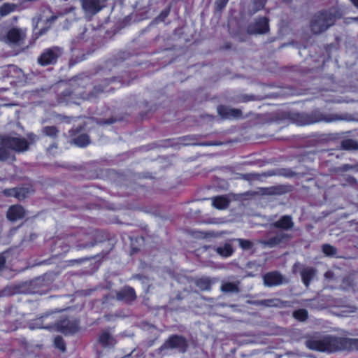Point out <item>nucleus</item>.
Listing matches in <instances>:
<instances>
[{"label":"nucleus","instance_id":"e433bc0d","mask_svg":"<svg viewBox=\"0 0 358 358\" xmlns=\"http://www.w3.org/2000/svg\"><path fill=\"white\" fill-rule=\"evenodd\" d=\"M355 166H352V165H349V164H344L342 166L340 167V169L343 171H349L350 169H354Z\"/></svg>","mask_w":358,"mask_h":358},{"label":"nucleus","instance_id":"58836bf2","mask_svg":"<svg viewBox=\"0 0 358 358\" xmlns=\"http://www.w3.org/2000/svg\"><path fill=\"white\" fill-rule=\"evenodd\" d=\"M6 263L5 257L3 255H0V271L3 269Z\"/></svg>","mask_w":358,"mask_h":358},{"label":"nucleus","instance_id":"49530a36","mask_svg":"<svg viewBox=\"0 0 358 358\" xmlns=\"http://www.w3.org/2000/svg\"><path fill=\"white\" fill-rule=\"evenodd\" d=\"M352 20L355 22H358V17H354V18H352Z\"/></svg>","mask_w":358,"mask_h":358},{"label":"nucleus","instance_id":"8fccbe9b","mask_svg":"<svg viewBox=\"0 0 358 358\" xmlns=\"http://www.w3.org/2000/svg\"><path fill=\"white\" fill-rule=\"evenodd\" d=\"M41 20H42V18H41V17H39V18L38 19V22H40V21H41Z\"/></svg>","mask_w":358,"mask_h":358},{"label":"nucleus","instance_id":"f704fd0d","mask_svg":"<svg viewBox=\"0 0 358 358\" xmlns=\"http://www.w3.org/2000/svg\"><path fill=\"white\" fill-rule=\"evenodd\" d=\"M229 0H216L215 8L217 10L221 11L227 4Z\"/></svg>","mask_w":358,"mask_h":358},{"label":"nucleus","instance_id":"c85d7f7f","mask_svg":"<svg viewBox=\"0 0 358 358\" xmlns=\"http://www.w3.org/2000/svg\"><path fill=\"white\" fill-rule=\"evenodd\" d=\"M20 71L21 70L15 65H9L3 70L6 76L9 77H14L18 75Z\"/></svg>","mask_w":358,"mask_h":358},{"label":"nucleus","instance_id":"ddd939ff","mask_svg":"<svg viewBox=\"0 0 358 358\" xmlns=\"http://www.w3.org/2000/svg\"><path fill=\"white\" fill-rule=\"evenodd\" d=\"M136 297V296L134 289L130 287H124L117 293V299L119 301L131 302L133 301Z\"/></svg>","mask_w":358,"mask_h":358},{"label":"nucleus","instance_id":"f3484780","mask_svg":"<svg viewBox=\"0 0 358 358\" xmlns=\"http://www.w3.org/2000/svg\"><path fill=\"white\" fill-rule=\"evenodd\" d=\"M315 269L312 267H304L301 271V276L302 278V281L308 287L315 275Z\"/></svg>","mask_w":358,"mask_h":358},{"label":"nucleus","instance_id":"37998d69","mask_svg":"<svg viewBox=\"0 0 358 358\" xmlns=\"http://www.w3.org/2000/svg\"><path fill=\"white\" fill-rule=\"evenodd\" d=\"M56 18H57L56 16H52L50 18L48 19L47 20L48 21H54L56 20Z\"/></svg>","mask_w":358,"mask_h":358},{"label":"nucleus","instance_id":"aec40b11","mask_svg":"<svg viewBox=\"0 0 358 358\" xmlns=\"http://www.w3.org/2000/svg\"><path fill=\"white\" fill-rule=\"evenodd\" d=\"M216 252L223 257H230L233 254V248L229 243H225L222 246L217 247Z\"/></svg>","mask_w":358,"mask_h":358},{"label":"nucleus","instance_id":"864d4df0","mask_svg":"<svg viewBox=\"0 0 358 358\" xmlns=\"http://www.w3.org/2000/svg\"><path fill=\"white\" fill-rule=\"evenodd\" d=\"M285 1H290L291 0H284Z\"/></svg>","mask_w":358,"mask_h":358},{"label":"nucleus","instance_id":"9b49d317","mask_svg":"<svg viewBox=\"0 0 358 358\" xmlns=\"http://www.w3.org/2000/svg\"><path fill=\"white\" fill-rule=\"evenodd\" d=\"M50 315H46L32 320L29 323V328L32 330L36 329H51L53 324L52 322L45 323V320L48 319Z\"/></svg>","mask_w":358,"mask_h":358},{"label":"nucleus","instance_id":"2eb2a0df","mask_svg":"<svg viewBox=\"0 0 358 358\" xmlns=\"http://www.w3.org/2000/svg\"><path fill=\"white\" fill-rule=\"evenodd\" d=\"M82 6L85 12L89 13H96L101 9L99 0H82Z\"/></svg>","mask_w":358,"mask_h":358},{"label":"nucleus","instance_id":"72a5a7b5","mask_svg":"<svg viewBox=\"0 0 358 358\" xmlns=\"http://www.w3.org/2000/svg\"><path fill=\"white\" fill-rule=\"evenodd\" d=\"M236 241L238 242L240 247L244 250H248L252 247V243L248 240L238 238Z\"/></svg>","mask_w":358,"mask_h":358},{"label":"nucleus","instance_id":"dca6fc26","mask_svg":"<svg viewBox=\"0 0 358 358\" xmlns=\"http://www.w3.org/2000/svg\"><path fill=\"white\" fill-rule=\"evenodd\" d=\"M273 225L275 228H280L284 230H288L294 226V222L291 216L284 215L278 221L275 222Z\"/></svg>","mask_w":358,"mask_h":358},{"label":"nucleus","instance_id":"39448f33","mask_svg":"<svg viewBox=\"0 0 358 358\" xmlns=\"http://www.w3.org/2000/svg\"><path fill=\"white\" fill-rule=\"evenodd\" d=\"M57 330L64 334H72L76 333L78 329V322L76 320L64 319L57 323H53Z\"/></svg>","mask_w":358,"mask_h":358},{"label":"nucleus","instance_id":"5fc2aeb1","mask_svg":"<svg viewBox=\"0 0 358 358\" xmlns=\"http://www.w3.org/2000/svg\"><path fill=\"white\" fill-rule=\"evenodd\" d=\"M357 208H358V203H357Z\"/></svg>","mask_w":358,"mask_h":358},{"label":"nucleus","instance_id":"5701e85b","mask_svg":"<svg viewBox=\"0 0 358 358\" xmlns=\"http://www.w3.org/2000/svg\"><path fill=\"white\" fill-rule=\"evenodd\" d=\"M16 8H17V6L15 4L9 3H3L0 7V15L6 16V15H8L9 13H10L11 12L14 11Z\"/></svg>","mask_w":358,"mask_h":358},{"label":"nucleus","instance_id":"1a4fd4ad","mask_svg":"<svg viewBox=\"0 0 358 358\" xmlns=\"http://www.w3.org/2000/svg\"><path fill=\"white\" fill-rule=\"evenodd\" d=\"M263 279L264 285L268 287L279 285L282 283L283 280L282 275L277 271L265 274Z\"/></svg>","mask_w":358,"mask_h":358},{"label":"nucleus","instance_id":"423d86ee","mask_svg":"<svg viewBox=\"0 0 358 358\" xmlns=\"http://www.w3.org/2000/svg\"><path fill=\"white\" fill-rule=\"evenodd\" d=\"M187 343L185 338L180 336H173L167 340L161 347V350L178 349L180 352H184L186 350Z\"/></svg>","mask_w":358,"mask_h":358},{"label":"nucleus","instance_id":"79ce46f5","mask_svg":"<svg viewBox=\"0 0 358 358\" xmlns=\"http://www.w3.org/2000/svg\"><path fill=\"white\" fill-rule=\"evenodd\" d=\"M350 1L354 4L355 6L358 8V0H350Z\"/></svg>","mask_w":358,"mask_h":358},{"label":"nucleus","instance_id":"4c0bfd02","mask_svg":"<svg viewBox=\"0 0 358 358\" xmlns=\"http://www.w3.org/2000/svg\"><path fill=\"white\" fill-rule=\"evenodd\" d=\"M169 13V11L168 10H165L161 13L160 15L159 16V18L162 21H163L168 16Z\"/></svg>","mask_w":358,"mask_h":358},{"label":"nucleus","instance_id":"b1692460","mask_svg":"<svg viewBox=\"0 0 358 358\" xmlns=\"http://www.w3.org/2000/svg\"><path fill=\"white\" fill-rule=\"evenodd\" d=\"M221 289L224 292H238V284L235 282H225L222 285Z\"/></svg>","mask_w":358,"mask_h":358},{"label":"nucleus","instance_id":"de8ad7c7","mask_svg":"<svg viewBox=\"0 0 358 358\" xmlns=\"http://www.w3.org/2000/svg\"><path fill=\"white\" fill-rule=\"evenodd\" d=\"M299 265V264H297V263H296V264H295L294 265V270H295V269H296V268Z\"/></svg>","mask_w":358,"mask_h":358},{"label":"nucleus","instance_id":"3c124183","mask_svg":"<svg viewBox=\"0 0 358 358\" xmlns=\"http://www.w3.org/2000/svg\"><path fill=\"white\" fill-rule=\"evenodd\" d=\"M52 148H54V145H52L51 147H50V150L52 149Z\"/></svg>","mask_w":358,"mask_h":358},{"label":"nucleus","instance_id":"bb28decb","mask_svg":"<svg viewBox=\"0 0 358 358\" xmlns=\"http://www.w3.org/2000/svg\"><path fill=\"white\" fill-rule=\"evenodd\" d=\"M252 303L255 304V305H258V306L273 307V306H278V301L277 299H264V300L254 301Z\"/></svg>","mask_w":358,"mask_h":358},{"label":"nucleus","instance_id":"2f4dec72","mask_svg":"<svg viewBox=\"0 0 358 358\" xmlns=\"http://www.w3.org/2000/svg\"><path fill=\"white\" fill-rule=\"evenodd\" d=\"M43 132L45 135L50 136V137H55L57 136L58 133L57 129L54 127H45L43 129Z\"/></svg>","mask_w":358,"mask_h":358},{"label":"nucleus","instance_id":"6e6552de","mask_svg":"<svg viewBox=\"0 0 358 358\" xmlns=\"http://www.w3.org/2000/svg\"><path fill=\"white\" fill-rule=\"evenodd\" d=\"M25 32L20 29L13 28L7 33V41L12 45H20L25 38Z\"/></svg>","mask_w":358,"mask_h":358},{"label":"nucleus","instance_id":"412c9836","mask_svg":"<svg viewBox=\"0 0 358 358\" xmlns=\"http://www.w3.org/2000/svg\"><path fill=\"white\" fill-rule=\"evenodd\" d=\"M266 3V0H252L251 6L249 9V13L254 15L260 10L264 8Z\"/></svg>","mask_w":358,"mask_h":358},{"label":"nucleus","instance_id":"a878e982","mask_svg":"<svg viewBox=\"0 0 358 358\" xmlns=\"http://www.w3.org/2000/svg\"><path fill=\"white\" fill-rule=\"evenodd\" d=\"M196 284L202 290H208L211 287L210 280L206 278L198 279Z\"/></svg>","mask_w":358,"mask_h":358},{"label":"nucleus","instance_id":"a18cd8bd","mask_svg":"<svg viewBox=\"0 0 358 358\" xmlns=\"http://www.w3.org/2000/svg\"><path fill=\"white\" fill-rule=\"evenodd\" d=\"M94 245H95V243H91V244H90V245H85V248H86V247H92V246H94Z\"/></svg>","mask_w":358,"mask_h":358},{"label":"nucleus","instance_id":"393cba45","mask_svg":"<svg viewBox=\"0 0 358 358\" xmlns=\"http://www.w3.org/2000/svg\"><path fill=\"white\" fill-rule=\"evenodd\" d=\"M74 143L78 147H85L90 143V138L87 134H82L74 138Z\"/></svg>","mask_w":358,"mask_h":358},{"label":"nucleus","instance_id":"4be33fe9","mask_svg":"<svg viewBox=\"0 0 358 358\" xmlns=\"http://www.w3.org/2000/svg\"><path fill=\"white\" fill-rule=\"evenodd\" d=\"M341 147L344 150H358V143L352 139H346L342 141Z\"/></svg>","mask_w":358,"mask_h":358},{"label":"nucleus","instance_id":"7ed1b4c3","mask_svg":"<svg viewBox=\"0 0 358 358\" xmlns=\"http://www.w3.org/2000/svg\"><path fill=\"white\" fill-rule=\"evenodd\" d=\"M341 16V12L336 8H331L328 11L320 12L311 21V31L315 34H320L332 26L336 20Z\"/></svg>","mask_w":358,"mask_h":358},{"label":"nucleus","instance_id":"09e8293b","mask_svg":"<svg viewBox=\"0 0 358 358\" xmlns=\"http://www.w3.org/2000/svg\"><path fill=\"white\" fill-rule=\"evenodd\" d=\"M45 32V31H41L40 32V34H41V35H42V34H43Z\"/></svg>","mask_w":358,"mask_h":358},{"label":"nucleus","instance_id":"c756f323","mask_svg":"<svg viewBox=\"0 0 358 358\" xmlns=\"http://www.w3.org/2000/svg\"><path fill=\"white\" fill-rule=\"evenodd\" d=\"M322 252L327 255L329 257H334L337 253V250L335 247L329 245L324 244L322 245Z\"/></svg>","mask_w":358,"mask_h":358},{"label":"nucleus","instance_id":"f257e3e1","mask_svg":"<svg viewBox=\"0 0 358 358\" xmlns=\"http://www.w3.org/2000/svg\"><path fill=\"white\" fill-rule=\"evenodd\" d=\"M311 350L333 352L338 350H358V339L338 338L331 335L315 334L305 342Z\"/></svg>","mask_w":358,"mask_h":358},{"label":"nucleus","instance_id":"cd10ccee","mask_svg":"<svg viewBox=\"0 0 358 358\" xmlns=\"http://www.w3.org/2000/svg\"><path fill=\"white\" fill-rule=\"evenodd\" d=\"M334 120H336L335 118L327 117L326 115L321 114L317 117H315V119L307 120L304 124H313V123L321 122V121H325L327 122H333Z\"/></svg>","mask_w":358,"mask_h":358},{"label":"nucleus","instance_id":"473e14b6","mask_svg":"<svg viewBox=\"0 0 358 358\" xmlns=\"http://www.w3.org/2000/svg\"><path fill=\"white\" fill-rule=\"evenodd\" d=\"M54 343L56 348H59L60 350L63 352L65 351V343L63 338L61 336L55 337Z\"/></svg>","mask_w":358,"mask_h":358},{"label":"nucleus","instance_id":"f8f14e48","mask_svg":"<svg viewBox=\"0 0 358 358\" xmlns=\"http://www.w3.org/2000/svg\"><path fill=\"white\" fill-rule=\"evenodd\" d=\"M24 209L20 205L10 206L7 212V218L11 221H16L24 217Z\"/></svg>","mask_w":358,"mask_h":358},{"label":"nucleus","instance_id":"a211bd4d","mask_svg":"<svg viewBox=\"0 0 358 358\" xmlns=\"http://www.w3.org/2000/svg\"><path fill=\"white\" fill-rule=\"evenodd\" d=\"M99 342L104 347L113 346L115 344L114 338L107 331H103L100 334Z\"/></svg>","mask_w":358,"mask_h":358},{"label":"nucleus","instance_id":"603ef678","mask_svg":"<svg viewBox=\"0 0 358 358\" xmlns=\"http://www.w3.org/2000/svg\"><path fill=\"white\" fill-rule=\"evenodd\" d=\"M52 148H54V145H52L51 147H50V150L52 149Z\"/></svg>","mask_w":358,"mask_h":358},{"label":"nucleus","instance_id":"0eeeda50","mask_svg":"<svg viewBox=\"0 0 358 358\" xmlns=\"http://www.w3.org/2000/svg\"><path fill=\"white\" fill-rule=\"evenodd\" d=\"M268 31V20L266 17L258 19L254 24L248 27L250 34H264Z\"/></svg>","mask_w":358,"mask_h":358},{"label":"nucleus","instance_id":"6ab92c4d","mask_svg":"<svg viewBox=\"0 0 358 358\" xmlns=\"http://www.w3.org/2000/svg\"><path fill=\"white\" fill-rule=\"evenodd\" d=\"M213 206L218 209H224L229 205V200L223 196L214 197L212 199Z\"/></svg>","mask_w":358,"mask_h":358},{"label":"nucleus","instance_id":"c9c22d12","mask_svg":"<svg viewBox=\"0 0 358 358\" xmlns=\"http://www.w3.org/2000/svg\"><path fill=\"white\" fill-rule=\"evenodd\" d=\"M3 194L6 196H14L17 197L18 199H20V195H19L18 189H5L3 191Z\"/></svg>","mask_w":358,"mask_h":358},{"label":"nucleus","instance_id":"c03bdc74","mask_svg":"<svg viewBox=\"0 0 358 358\" xmlns=\"http://www.w3.org/2000/svg\"><path fill=\"white\" fill-rule=\"evenodd\" d=\"M350 313H354V312L356 311V308L355 307H350Z\"/></svg>","mask_w":358,"mask_h":358},{"label":"nucleus","instance_id":"a19ab883","mask_svg":"<svg viewBox=\"0 0 358 358\" xmlns=\"http://www.w3.org/2000/svg\"><path fill=\"white\" fill-rule=\"evenodd\" d=\"M333 276H334V273H333V272H331V271H327V272L325 273V274H324V277H325L326 278H333Z\"/></svg>","mask_w":358,"mask_h":358},{"label":"nucleus","instance_id":"20e7f679","mask_svg":"<svg viewBox=\"0 0 358 358\" xmlns=\"http://www.w3.org/2000/svg\"><path fill=\"white\" fill-rule=\"evenodd\" d=\"M61 54L62 50L59 48L54 47L47 49L39 57L38 63L43 66L52 64L56 62Z\"/></svg>","mask_w":358,"mask_h":358},{"label":"nucleus","instance_id":"6e6d98bb","mask_svg":"<svg viewBox=\"0 0 358 358\" xmlns=\"http://www.w3.org/2000/svg\"><path fill=\"white\" fill-rule=\"evenodd\" d=\"M357 225H358V222H357ZM357 231H358V229H357Z\"/></svg>","mask_w":358,"mask_h":358},{"label":"nucleus","instance_id":"9d476101","mask_svg":"<svg viewBox=\"0 0 358 358\" xmlns=\"http://www.w3.org/2000/svg\"><path fill=\"white\" fill-rule=\"evenodd\" d=\"M219 115L226 119L238 118L241 116V111L239 109L231 108L224 106L217 107Z\"/></svg>","mask_w":358,"mask_h":358},{"label":"nucleus","instance_id":"7c9ffc66","mask_svg":"<svg viewBox=\"0 0 358 358\" xmlns=\"http://www.w3.org/2000/svg\"><path fill=\"white\" fill-rule=\"evenodd\" d=\"M294 317L300 321H304L308 317V311L305 309H299L293 313Z\"/></svg>","mask_w":358,"mask_h":358},{"label":"nucleus","instance_id":"4468645a","mask_svg":"<svg viewBox=\"0 0 358 358\" xmlns=\"http://www.w3.org/2000/svg\"><path fill=\"white\" fill-rule=\"evenodd\" d=\"M288 238L289 236L287 234L280 232L268 240H262L259 243L265 246L273 248L280 244L282 241Z\"/></svg>","mask_w":358,"mask_h":358},{"label":"nucleus","instance_id":"f03ea898","mask_svg":"<svg viewBox=\"0 0 358 358\" xmlns=\"http://www.w3.org/2000/svg\"><path fill=\"white\" fill-rule=\"evenodd\" d=\"M29 143L24 138L0 136V161H14L13 151L22 152L27 150Z\"/></svg>","mask_w":358,"mask_h":358},{"label":"nucleus","instance_id":"ea45409f","mask_svg":"<svg viewBox=\"0 0 358 358\" xmlns=\"http://www.w3.org/2000/svg\"><path fill=\"white\" fill-rule=\"evenodd\" d=\"M347 182L350 185H354L355 183H357V180L355 178H354L353 177H351V176H348L347 178Z\"/></svg>","mask_w":358,"mask_h":358}]
</instances>
